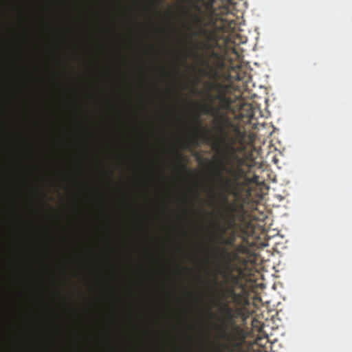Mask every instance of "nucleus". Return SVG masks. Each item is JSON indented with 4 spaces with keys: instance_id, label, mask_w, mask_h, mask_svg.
I'll return each mask as SVG.
<instances>
[{
    "instance_id": "nucleus-9",
    "label": "nucleus",
    "mask_w": 352,
    "mask_h": 352,
    "mask_svg": "<svg viewBox=\"0 0 352 352\" xmlns=\"http://www.w3.org/2000/svg\"><path fill=\"white\" fill-rule=\"evenodd\" d=\"M262 340H263V338H259L257 340V342H258L261 341Z\"/></svg>"
},
{
    "instance_id": "nucleus-8",
    "label": "nucleus",
    "mask_w": 352,
    "mask_h": 352,
    "mask_svg": "<svg viewBox=\"0 0 352 352\" xmlns=\"http://www.w3.org/2000/svg\"><path fill=\"white\" fill-rule=\"evenodd\" d=\"M236 79L239 80H241L243 79V78L241 77L239 75H237Z\"/></svg>"
},
{
    "instance_id": "nucleus-6",
    "label": "nucleus",
    "mask_w": 352,
    "mask_h": 352,
    "mask_svg": "<svg viewBox=\"0 0 352 352\" xmlns=\"http://www.w3.org/2000/svg\"><path fill=\"white\" fill-rule=\"evenodd\" d=\"M179 166L180 169H182L184 172L188 173H190L188 167L186 166V165L184 163H180Z\"/></svg>"
},
{
    "instance_id": "nucleus-2",
    "label": "nucleus",
    "mask_w": 352,
    "mask_h": 352,
    "mask_svg": "<svg viewBox=\"0 0 352 352\" xmlns=\"http://www.w3.org/2000/svg\"><path fill=\"white\" fill-rule=\"evenodd\" d=\"M193 35L204 37L205 40L201 44V49L203 51H209V52L201 56L200 63L210 72H214V65H217L221 62V56L214 50L217 45L216 33L213 30L206 29L204 25L199 26V28L193 32Z\"/></svg>"
},
{
    "instance_id": "nucleus-10",
    "label": "nucleus",
    "mask_w": 352,
    "mask_h": 352,
    "mask_svg": "<svg viewBox=\"0 0 352 352\" xmlns=\"http://www.w3.org/2000/svg\"><path fill=\"white\" fill-rule=\"evenodd\" d=\"M203 73H204V74H207L206 71H204V72H203Z\"/></svg>"
},
{
    "instance_id": "nucleus-1",
    "label": "nucleus",
    "mask_w": 352,
    "mask_h": 352,
    "mask_svg": "<svg viewBox=\"0 0 352 352\" xmlns=\"http://www.w3.org/2000/svg\"><path fill=\"white\" fill-rule=\"evenodd\" d=\"M208 105L202 107L205 114L214 118L218 139L212 144L215 152L210 169L212 180L217 184L221 194L232 195L234 199H250L252 183H256L258 176L250 178L244 168L245 159L239 155V148L234 144L239 138L240 131L222 111H230L234 100L227 95L228 87L216 82L208 84Z\"/></svg>"
},
{
    "instance_id": "nucleus-5",
    "label": "nucleus",
    "mask_w": 352,
    "mask_h": 352,
    "mask_svg": "<svg viewBox=\"0 0 352 352\" xmlns=\"http://www.w3.org/2000/svg\"><path fill=\"white\" fill-rule=\"evenodd\" d=\"M252 326L254 329H256L258 332H262L263 327L261 325L259 321L254 320L252 321Z\"/></svg>"
},
{
    "instance_id": "nucleus-4",
    "label": "nucleus",
    "mask_w": 352,
    "mask_h": 352,
    "mask_svg": "<svg viewBox=\"0 0 352 352\" xmlns=\"http://www.w3.org/2000/svg\"><path fill=\"white\" fill-rule=\"evenodd\" d=\"M215 0H206L204 2V6L206 9L209 11L212 12L214 9V3Z\"/></svg>"
},
{
    "instance_id": "nucleus-7",
    "label": "nucleus",
    "mask_w": 352,
    "mask_h": 352,
    "mask_svg": "<svg viewBox=\"0 0 352 352\" xmlns=\"http://www.w3.org/2000/svg\"><path fill=\"white\" fill-rule=\"evenodd\" d=\"M232 53L236 56V58H241V55L239 52L238 50L236 47H234L232 50Z\"/></svg>"
},
{
    "instance_id": "nucleus-3",
    "label": "nucleus",
    "mask_w": 352,
    "mask_h": 352,
    "mask_svg": "<svg viewBox=\"0 0 352 352\" xmlns=\"http://www.w3.org/2000/svg\"><path fill=\"white\" fill-rule=\"evenodd\" d=\"M190 17L193 19V22L197 26H203L204 25V19L202 16L197 14H192L190 12H188Z\"/></svg>"
}]
</instances>
